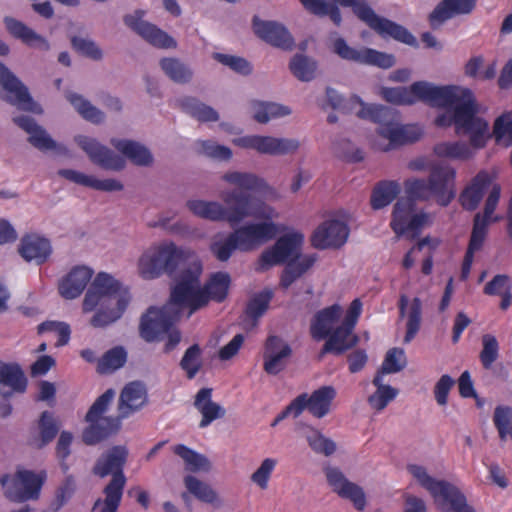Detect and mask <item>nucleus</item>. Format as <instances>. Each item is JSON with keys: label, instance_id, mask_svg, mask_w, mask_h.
I'll return each mask as SVG.
<instances>
[{"label": "nucleus", "instance_id": "774afa93", "mask_svg": "<svg viewBox=\"0 0 512 512\" xmlns=\"http://www.w3.org/2000/svg\"><path fill=\"white\" fill-rule=\"evenodd\" d=\"M197 146L199 153L215 160L229 161L233 155L229 147L217 144L211 140L199 141Z\"/></svg>", "mask_w": 512, "mask_h": 512}, {"label": "nucleus", "instance_id": "de8ad7c7", "mask_svg": "<svg viewBox=\"0 0 512 512\" xmlns=\"http://www.w3.org/2000/svg\"><path fill=\"white\" fill-rule=\"evenodd\" d=\"M315 260V257L310 255L289 261L282 273L280 285L287 289L314 264Z\"/></svg>", "mask_w": 512, "mask_h": 512}, {"label": "nucleus", "instance_id": "dca6fc26", "mask_svg": "<svg viewBox=\"0 0 512 512\" xmlns=\"http://www.w3.org/2000/svg\"><path fill=\"white\" fill-rule=\"evenodd\" d=\"M324 473L331 490L340 498L352 503L357 511H363L367 506L364 489L350 481L337 467L327 466Z\"/></svg>", "mask_w": 512, "mask_h": 512}, {"label": "nucleus", "instance_id": "e2e57ef3", "mask_svg": "<svg viewBox=\"0 0 512 512\" xmlns=\"http://www.w3.org/2000/svg\"><path fill=\"white\" fill-rule=\"evenodd\" d=\"M499 357V343L496 337L492 334H484L482 336V350L479 358L482 366L489 370L493 363Z\"/></svg>", "mask_w": 512, "mask_h": 512}, {"label": "nucleus", "instance_id": "7c9ffc66", "mask_svg": "<svg viewBox=\"0 0 512 512\" xmlns=\"http://www.w3.org/2000/svg\"><path fill=\"white\" fill-rule=\"evenodd\" d=\"M27 379L17 364H7L0 361V395L11 397L14 393L26 390Z\"/></svg>", "mask_w": 512, "mask_h": 512}, {"label": "nucleus", "instance_id": "6e6d98bb", "mask_svg": "<svg viewBox=\"0 0 512 512\" xmlns=\"http://www.w3.org/2000/svg\"><path fill=\"white\" fill-rule=\"evenodd\" d=\"M434 152L439 157L453 159H468L472 156V150L464 142H441L434 146Z\"/></svg>", "mask_w": 512, "mask_h": 512}, {"label": "nucleus", "instance_id": "6ab92c4d", "mask_svg": "<svg viewBox=\"0 0 512 512\" xmlns=\"http://www.w3.org/2000/svg\"><path fill=\"white\" fill-rule=\"evenodd\" d=\"M232 233L239 250L251 251L274 238L277 228L273 222L249 223L237 228Z\"/></svg>", "mask_w": 512, "mask_h": 512}, {"label": "nucleus", "instance_id": "f3484780", "mask_svg": "<svg viewBox=\"0 0 512 512\" xmlns=\"http://www.w3.org/2000/svg\"><path fill=\"white\" fill-rule=\"evenodd\" d=\"M74 140L87 154L90 161L99 167L111 171H121L125 168V158L101 144L97 139L85 135H78Z\"/></svg>", "mask_w": 512, "mask_h": 512}, {"label": "nucleus", "instance_id": "72a5a7b5", "mask_svg": "<svg viewBox=\"0 0 512 512\" xmlns=\"http://www.w3.org/2000/svg\"><path fill=\"white\" fill-rule=\"evenodd\" d=\"M19 253L26 261H34L40 265L50 257L52 247L48 239L38 235H28L21 239Z\"/></svg>", "mask_w": 512, "mask_h": 512}, {"label": "nucleus", "instance_id": "cd10ccee", "mask_svg": "<svg viewBox=\"0 0 512 512\" xmlns=\"http://www.w3.org/2000/svg\"><path fill=\"white\" fill-rule=\"evenodd\" d=\"M490 186L491 190L489 191V194L495 186L500 188L498 184L492 183V179L488 173H478L460 194L459 200L463 208L469 211L475 210L482 200L484 193Z\"/></svg>", "mask_w": 512, "mask_h": 512}, {"label": "nucleus", "instance_id": "f03ea898", "mask_svg": "<svg viewBox=\"0 0 512 512\" xmlns=\"http://www.w3.org/2000/svg\"><path fill=\"white\" fill-rule=\"evenodd\" d=\"M222 180L237 189L220 193L221 202L189 200L187 208L197 217L212 222H227L231 227L238 226L246 218L272 220L276 211L250 192L261 191L268 187L266 181L254 173L227 171Z\"/></svg>", "mask_w": 512, "mask_h": 512}, {"label": "nucleus", "instance_id": "49530a36", "mask_svg": "<svg viewBox=\"0 0 512 512\" xmlns=\"http://www.w3.org/2000/svg\"><path fill=\"white\" fill-rule=\"evenodd\" d=\"M66 99L77 110V112L87 121L94 124H100L105 120V114L100 109L92 105L82 95L68 92Z\"/></svg>", "mask_w": 512, "mask_h": 512}, {"label": "nucleus", "instance_id": "37998d69", "mask_svg": "<svg viewBox=\"0 0 512 512\" xmlns=\"http://www.w3.org/2000/svg\"><path fill=\"white\" fill-rule=\"evenodd\" d=\"M183 111L201 122H216L219 120V114L211 106L200 102L194 97H185L179 101Z\"/></svg>", "mask_w": 512, "mask_h": 512}, {"label": "nucleus", "instance_id": "a18cd8bd", "mask_svg": "<svg viewBox=\"0 0 512 512\" xmlns=\"http://www.w3.org/2000/svg\"><path fill=\"white\" fill-rule=\"evenodd\" d=\"M38 428L39 438L34 440L33 445L37 449H42L56 437L60 424L51 412L44 411L38 421Z\"/></svg>", "mask_w": 512, "mask_h": 512}, {"label": "nucleus", "instance_id": "4be33fe9", "mask_svg": "<svg viewBox=\"0 0 512 512\" xmlns=\"http://www.w3.org/2000/svg\"><path fill=\"white\" fill-rule=\"evenodd\" d=\"M349 235L348 226L340 220H326L311 236V244L316 249L339 248L345 244Z\"/></svg>", "mask_w": 512, "mask_h": 512}, {"label": "nucleus", "instance_id": "c756f323", "mask_svg": "<svg viewBox=\"0 0 512 512\" xmlns=\"http://www.w3.org/2000/svg\"><path fill=\"white\" fill-rule=\"evenodd\" d=\"M13 122L29 134L28 142L41 151L53 150L57 147L56 142L50 137L47 131L30 116H17Z\"/></svg>", "mask_w": 512, "mask_h": 512}, {"label": "nucleus", "instance_id": "603ef678", "mask_svg": "<svg viewBox=\"0 0 512 512\" xmlns=\"http://www.w3.org/2000/svg\"><path fill=\"white\" fill-rule=\"evenodd\" d=\"M289 68L298 80L308 82L315 77L317 63L306 55L296 54L291 59Z\"/></svg>", "mask_w": 512, "mask_h": 512}, {"label": "nucleus", "instance_id": "6e6552de", "mask_svg": "<svg viewBox=\"0 0 512 512\" xmlns=\"http://www.w3.org/2000/svg\"><path fill=\"white\" fill-rule=\"evenodd\" d=\"M187 309L184 303L176 301L173 297V287L170 288L169 301L162 307H150L142 315L139 325L140 336L147 342H153L161 335L169 332L174 323Z\"/></svg>", "mask_w": 512, "mask_h": 512}, {"label": "nucleus", "instance_id": "39448f33", "mask_svg": "<svg viewBox=\"0 0 512 512\" xmlns=\"http://www.w3.org/2000/svg\"><path fill=\"white\" fill-rule=\"evenodd\" d=\"M196 253L179 247L173 242L152 245L138 259L139 275L146 280L157 279L166 274L172 279V287L177 286V277L197 259Z\"/></svg>", "mask_w": 512, "mask_h": 512}, {"label": "nucleus", "instance_id": "473e14b6", "mask_svg": "<svg viewBox=\"0 0 512 512\" xmlns=\"http://www.w3.org/2000/svg\"><path fill=\"white\" fill-rule=\"evenodd\" d=\"M341 312L342 309L337 304L317 312L310 326L312 338L317 341L326 339L336 328L335 325L339 322Z\"/></svg>", "mask_w": 512, "mask_h": 512}, {"label": "nucleus", "instance_id": "13d9d810", "mask_svg": "<svg viewBox=\"0 0 512 512\" xmlns=\"http://www.w3.org/2000/svg\"><path fill=\"white\" fill-rule=\"evenodd\" d=\"M405 366L406 358L404 351L400 348H392L386 353L381 368L377 371L376 375H381L383 378L385 374L400 372Z\"/></svg>", "mask_w": 512, "mask_h": 512}, {"label": "nucleus", "instance_id": "5fc2aeb1", "mask_svg": "<svg viewBox=\"0 0 512 512\" xmlns=\"http://www.w3.org/2000/svg\"><path fill=\"white\" fill-rule=\"evenodd\" d=\"M309 447L316 453L326 457L333 455L337 450V444L322 434L318 429L310 428L306 435Z\"/></svg>", "mask_w": 512, "mask_h": 512}, {"label": "nucleus", "instance_id": "58836bf2", "mask_svg": "<svg viewBox=\"0 0 512 512\" xmlns=\"http://www.w3.org/2000/svg\"><path fill=\"white\" fill-rule=\"evenodd\" d=\"M336 397V390L333 386H322L312 392L306 393L308 411L314 417L321 419L331 411L332 402Z\"/></svg>", "mask_w": 512, "mask_h": 512}, {"label": "nucleus", "instance_id": "69168bd1", "mask_svg": "<svg viewBox=\"0 0 512 512\" xmlns=\"http://www.w3.org/2000/svg\"><path fill=\"white\" fill-rule=\"evenodd\" d=\"M493 421L501 440H505L507 436L512 439V408L507 406L496 407Z\"/></svg>", "mask_w": 512, "mask_h": 512}, {"label": "nucleus", "instance_id": "c03bdc74", "mask_svg": "<svg viewBox=\"0 0 512 512\" xmlns=\"http://www.w3.org/2000/svg\"><path fill=\"white\" fill-rule=\"evenodd\" d=\"M184 484L187 490L198 500L216 506L221 505L218 493L209 484L191 475L184 478Z\"/></svg>", "mask_w": 512, "mask_h": 512}, {"label": "nucleus", "instance_id": "4c0bfd02", "mask_svg": "<svg viewBox=\"0 0 512 512\" xmlns=\"http://www.w3.org/2000/svg\"><path fill=\"white\" fill-rule=\"evenodd\" d=\"M4 23L9 33L21 39L25 44L41 51L49 50L50 45L48 41L23 22L11 17H5Z\"/></svg>", "mask_w": 512, "mask_h": 512}, {"label": "nucleus", "instance_id": "f704fd0d", "mask_svg": "<svg viewBox=\"0 0 512 512\" xmlns=\"http://www.w3.org/2000/svg\"><path fill=\"white\" fill-rule=\"evenodd\" d=\"M58 174L71 182L98 191L114 192L122 191L124 189L122 182L113 178L101 180L94 176L86 175L82 172H78L72 169H61L58 171Z\"/></svg>", "mask_w": 512, "mask_h": 512}, {"label": "nucleus", "instance_id": "a19ab883", "mask_svg": "<svg viewBox=\"0 0 512 512\" xmlns=\"http://www.w3.org/2000/svg\"><path fill=\"white\" fill-rule=\"evenodd\" d=\"M159 66L170 80L178 84L191 82L194 75L192 68L176 57L162 58Z\"/></svg>", "mask_w": 512, "mask_h": 512}, {"label": "nucleus", "instance_id": "e433bc0d", "mask_svg": "<svg viewBox=\"0 0 512 512\" xmlns=\"http://www.w3.org/2000/svg\"><path fill=\"white\" fill-rule=\"evenodd\" d=\"M111 144L136 166L149 167L154 162L150 150L139 142L112 139Z\"/></svg>", "mask_w": 512, "mask_h": 512}, {"label": "nucleus", "instance_id": "a878e982", "mask_svg": "<svg viewBox=\"0 0 512 512\" xmlns=\"http://www.w3.org/2000/svg\"><path fill=\"white\" fill-rule=\"evenodd\" d=\"M358 342L359 337L354 333V328H350L349 326H345V324L341 323L327 337V340L319 353V359H322L327 353L342 355L347 350L355 347Z\"/></svg>", "mask_w": 512, "mask_h": 512}, {"label": "nucleus", "instance_id": "20e7f679", "mask_svg": "<svg viewBox=\"0 0 512 512\" xmlns=\"http://www.w3.org/2000/svg\"><path fill=\"white\" fill-rule=\"evenodd\" d=\"M203 266L200 259L191 263L177 277V286L173 287V297L182 302L188 309L187 317L205 307L210 300L222 302L229 290L230 276L225 272H217L202 286L201 275Z\"/></svg>", "mask_w": 512, "mask_h": 512}, {"label": "nucleus", "instance_id": "ddd939ff", "mask_svg": "<svg viewBox=\"0 0 512 512\" xmlns=\"http://www.w3.org/2000/svg\"><path fill=\"white\" fill-rule=\"evenodd\" d=\"M246 149H253L260 154L272 156L293 155L297 153L301 142L296 138H283L268 135H250L241 137L236 142Z\"/></svg>", "mask_w": 512, "mask_h": 512}, {"label": "nucleus", "instance_id": "3c124183", "mask_svg": "<svg viewBox=\"0 0 512 512\" xmlns=\"http://www.w3.org/2000/svg\"><path fill=\"white\" fill-rule=\"evenodd\" d=\"M127 360V353L121 346L108 350L97 363V372L110 374L124 366Z\"/></svg>", "mask_w": 512, "mask_h": 512}, {"label": "nucleus", "instance_id": "412c9836", "mask_svg": "<svg viewBox=\"0 0 512 512\" xmlns=\"http://www.w3.org/2000/svg\"><path fill=\"white\" fill-rule=\"evenodd\" d=\"M143 14V11H136L134 14L126 15L125 25L153 46L163 49L176 48V41L163 30L143 20Z\"/></svg>", "mask_w": 512, "mask_h": 512}, {"label": "nucleus", "instance_id": "aec40b11", "mask_svg": "<svg viewBox=\"0 0 512 512\" xmlns=\"http://www.w3.org/2000/svg\"><path fill=\"white\" fill-rule=\"evenodd\" d=\"M455 174V170L445 164H435L430 169L428 178L430 188L441 206H447L456 195Z\"/></svg>", "mask_w": 512, "mask_h": 512}, {"label": "nucleus", "instance_id": "f8f14e48", "mask_svg": "<svg viewBox=\"0 0 512 512\" xmlns=\"http://www.w3.org/2000/svg\"><path fill=\"white\" fill-rule=\"evenodd\" d=\"M415 203L411 199H399L393 209L391 228L399 237L405 233L412 232V238L424 227L431 223L429 214L421 212L414 213Z\"/></svg>", "mask_w": 512, "mask_h": 512}, {"label": "nucleus", "instance_id": "a211bd4d", "mask_svg": "<svg viewBox=\"0 0 512 512\" xmlns=\"http://www.w3.org/2000/svg\"><path fill=\"white\" fill-rule=\"evenodd\" d=\"M128 450L125 446H114L106 453L102 454L92 469L94 475L104 478L112 475L108 483L115 480L119 483L122 482V489L125 488L127 479L123 472V467L126 463Z\"/></svg>", "mask_w": 512, "mask_h": 512}, {"label": "nucleus", "instance_id": "7ed1b4c3", "mask_svg": "<svg viewBox=\"0 0 512 512\" xmlns=\"http://www.w3.org/2000/svg\"><path fill=\"white\" fill-rule=\"evenodd\" d=\"M130 300L128 287L111 274L99 272L85 294L83 311L91 312L98 307L90 324L95 328H104L122 317Z\"/></svg>", "mask_w": 512, "mask_h": 512}, {"label": "nucleus", "instance_id": "4d7b16f0", "mask_svg": "<svg viewBox=\"0 0 512 512\" xmlns=\"http://www.w3.org/2000/svg\"><path fill=\"white\" fill-rule=\"evenodd\" d=\"M180 367L185 371L188 379H193L202 367L201 348L193 344L184 353Z\"/></svg>", "mask_w": 512, "mask_h": 512}, {"label": "nucleus", "instance_id": "8fccbe9b", "mask_svg": "<svg viewBox=\"0 0 512 512\" xmlns=\"http://www.w3.org/2000/svg\"><path fill=\"white\" fill-rule=\"evenodd\" d=\"M400 186L395 181L380 182L373 190L371 205L373 209H381L389 205L399 194Z\"/></svg>", "mask_w": 512, "mask_h": 512}, {"label": "nucleus", "instance_id": "bb28decb", "mask_svg": "<svg viewBox=\"0 0 512 512\" xmlns=\"http://www.w3.org/2000/svg\"><path fill=\"white\" fill-rule=\"evenodd\" d=\"M476 0H442L430 13L429 22L433 29L439 28L445 21L456 15L469 14Z\"/></svg>", "mask_w": 512, "mask_h": 512}, {"label": "nucleus", "instance_id": "1a4fd4ad", "mask_svg": "<svg viewBox=\"0 0 512 512\" xmlns=\"http://www.w3.org/2000/svg\"><path fill=\"white\" fill-rule=\"evenodd\" d=\"M342 6L351 7L357 17L382 37H391L410 46H416V38L403 26L378 16L365 0H334Z\"/></svg>", "mask_w": 512, "mask_h": 512}, {"label": "nucleus", "instance_id": "393cba45", "mask_svg": "<svg viewBox=\"0 0 512 512\" xmlns=\"http://www.w3.org/2000/svg\"><path fill=\"white\" fill-rule=\"evenodd\" d=\"M148 401L145 385L140 381L130 382L122 389L118 401L119 418H127L143 408Z\"/></svg>", "mask_w": 512, "mask_h": 512}, {"label": "nucleus", "instance_id": "2f4dec72", "mask_svg": "<svg viewBox=\"0 0 512 512\" xmlns=\"http://www.w3.org/2000/svg\"><path fill=\"white\" fill-rule=\"evenodd\" d=\"M399 315L401 319L407 317L406 334L403 339L404 343L407 344L414 339L421 327V300L418 297H415L409 305L408 297L402 294L399 299Z\"/></svg>", "mask_w": 512, "mask_h": 512}, {"label": "nucleus", "instance_id": "338daca9", "mask_svg": "<svg viewBox=\"0 0 512 512\" xmlns=\"http://www.w3.org/2000/svg\"><path fill=\"white\" fill-rule=\"evenodd\" d=\"M360 64L374 65L382 69H388L394 66L395 57L392 54H387L371 48H362Z\"/></svg>", "mask_w": 512, "mask_h": 512}, {"label": "nucleus", "instance_id": "864d4df0", "mask_svg": "<svg viewBox=\"0 0 512 512\" xmlns=\"http://www.w3.org/2000/svg\"><path fill=\"white\" fill-rule=\"evenodd\" d=\"M236 249H239V246L235 237H233V233H230L226 237L216 235L213 237L210 244V251L216 259L221 262L228 261Z\"/></svg>", "mask_w": 512, "mask_h": 512}, {"label": "nucleus", "instance_id": "bf43d9fd", "mask_svg": "<svg viewBox=\"0 0 512 512\" xmlns=\"http://www.w3.org/2000/svg\"><path fill=\"white\" fill-rule=\"evenodd\" d=\"M273 293L270 290H264L256 294L247 304L246 315L253 320L252 326L257 325V320L267 310Z\"/></svg>", "mask_w": 512, "mask_h": 512}, {"label": "nucleus", "instance_id": "0eeeda50", "mask_svg": "<svg viewBox=\"0 0 512 512\" xmlns=\"http://www.w3.org/2000/svg\"><path fill=\"white\" fill-rule=\"evenodd\" d=\"M115 392L113 389L106 390L99 396L88 410L85 420L89 426L84 429L82 439L87 445H94L109 436L117 433L120 429L122 418L105 416Z\"/></svg>", "mask_w": 512, "mask_h": 512}, {"label": "nucleus", "instance_id": "4468645a", "mask_svg": "<svg viewBox=\"0 0 512 512\" xmlns=\"http://www.w3.org/2000/svg\"><path fill=\"white\" fill-rule=\"evenodd\" d=\"M303 239L300 233L280 237L270 249L261 254L258 270L265 271L271 266L300 258Z\"/></svg>", "mask_w": 512, "mask_h": 512}, {"label": "nucleus", "instance_id": "0e129e2a", "mask_svg": "<svg viewBox=\"0 0 512 512\" xmlns=\"http://www.w3.org/2000/svg\"><path fill=\"white\" fill-rule=\"evenodd\" d=\"M291 348L284 347L281 352H274L269 348V353H264V370L271 375H276L285 368V359L291 355Z\"/></svg>", "mask_w": 512, "mask_h": 512}, {"label": "nucleus", "instance_id": "680f3d73", "mask_svg": "<svg viewBox=\"0 0 512 512\" xmlns=\"http://www.w3.org/2000/svg\"><path fill=\"white\" fill-rule=\"evenodd\" d=\"M74 476L67 475L55 491V497L51 503L53 511H59L74 495L76 491Z\"/></svg>", "mask_w": 512, "mask_h": 512}, {"label": "nucleus", "instance_id": "b1692460", "mask_svg": "<svg viewBox=\"0 0 512 512\" xmlns=\"http://www.w3.org/2000/svg\"><path fill=\"white\" fill-rule=\"evenodd\" d=\"M435 503L445 512H468L472 507L467 504L465 495L454 484L442 480L431 495Z\"/></svg>", "mask_w": 512, "mask_h": 512}, {"label": "nucleus", "instance_id": "9b49d317", "mask_svg": "<svg viewBox=\"0 0 512 512\" xmlns=\"http://www.w3.org/2000/svg\"><path fill=\"white\" fill-rule=\"evenodd\" d=\"M500 192L501 188L495 186L487 197L483 215L477 213L474 217L473 229L461 269L460 277L462 280H466L469 277L474 253L482 248L487 233V227L491 222V215L499 202Z\"/></svg>", "mask_w": 512, "mask_h": 512}, {"label": "nucleus", "instance_id": "c9c22d12", "mask_svg": "<svg viewBox=\"0 0 512 512\" xmlns=\"http://www.w3.org/2000/svg\"><path fill=\"white\" fill-rule=\"evenodd\" d=\"M194 406L202 415L199 424L201 428L207 427L216 419L223 418L226 413L221 405L212 401L211 388H202L198 391L195 396Z\"/></svg>", "mask_w": 512, "mask_h": 512}, {"label": "nucleus", "instance_id": "ea45409f", "mask_svg": "<svg viewBox=\"0 0 512 512\" xmlns=\"http://www.w3.org/2000/svg\"><path fill=\"white\" fill-rule=\"evenodd\" d=\"M124 489L122 482L114 481L107 483L103 488V498H97L94 502L92 512H118L123 497Z\"/></svg>", "mask_w": 512, "mask_h": 512}, {"label": "nucleus", "instance_id": "f257e3e1", "mask_svg": "<svg viewBox=\"0 0 512 512\" xmlns=\"http://www.w3.org/2000/svg\"><path fill=\"white\" fill-rule=\"evenodd\" d=\"M381 96L396 105H411L421 101L431 107L446 108L435 119L438 127L454 125L459 136H468L475 149L483 148L490 138L489 123L479 116L480 107L473 92L458 85L437 86L426 81L413 83L409 88H382Z\"/></svg>", "mask_w": 512, "mask_h": 512}, {"label": "nucleus", "instance_id": "5701e85b", "mask_svg": "<svg viewBox=\"0 0 512 512\" xmlns=\"http://www.w3.org/2000/svg\"><path fill=\"white\" fill-rule=\"evenodd\" d=\"M253 30L260 39L274 47L283 50H292L294 47L292 35L281 23L276 21H264L258 17H254Z\"/></svg>", "mask_w": 512, "mask_h": 512}, {"label": "nucleus", "instance_id": "052dcab7", "mask_svg": "<svg viewBox=\"0 0 512 512\" xmlns=\"http://www.w3.org/2000/svg\"><path fill=\"white\" fill-rule=\"evenodd\" d=\"M405 192L407 194L406 199H411L413 203L415 201H426L433 196V192L430 188L429 181L424 179H408L404 183Z\"/></svg>", "mask_w": 512, "mask_h": 512}, {"label": "nucleus", "instance_id": "423d86ee", "mask_svg": "<svg viewBox=\"0 0 512 512\" xmlns=\"http://www.w3.org/2000/svg\"><path fill=\"white\" fill-rule=\"evenodd\" d=\"M349 103L351 106H360V109L356 112L359 118L379 123L378 134L389 141L387 145L382 147L383 151H390L399 146L414 143L422 135V130L418 126L401 125L397 114L391 108L380 105H366L358 96H352Z\"/></svg>", "mask_w": 512, "mask_h": 512}, {"label": "nucleus", "instance_id": "c85d7f7f", "mask_svg": "<svg viewBox=\"0 0 512 512\" xmlns=\"http://www.w3.org/2000/svg\"><path fill=\"white\" fill-rule=\"evenodd\" d=\"M93 271L85 266L73 268L59 283L60 295L65 299H75L84 291L91 280Z\"/></svg>", "mask_w": 512, "mask_h": 512}, {"label": "nucleus", "instance_id": "9d476101", "mask_svg": "<svg viewBox=\"0 0 512 512\" xmlns=\"http://www.w3.org/2000/svg\"><path fill=\"white\" fill-rule=\"evenodd\" d=\"M46 472L35 473L18 469L14 474H5L0 478L4 496L11 502L23 503L37 500L46 480Z\"/></svg>", "mask_w": 512, "mask_h": 512}, {"label": "nucleus", "instance_id": "2eb2a0df", "mask_svg": "<svg viewBox=\"0 0 512 512\" xmlns=\"http://www.w3.org/2000/svg\"><path fill=\"white\" fill-rule=\"evenodd\" d=\"M0 85L9 94L6 101L19 109L41 114L39 104L31 97L28 88L23 82L2 62H0Z\"/></svg>", "mask_w": 512, "mask_h": 512}, {"label": "nucleus", "instance_id": "79ce46f5", "mask_svg": "<svg viewBox=\"0 0 512 512\" xmlns=\"http://www.w3.org/2000/svg\"><path fill=\"white\" fill-rule=\"evenodd\" d=\"M372 383L376 387V391L368 397L367 401L372 409L379 412L396 398L398 389L384 384L381 375H375Z\"/></svg>", "mask_w": 512, "mask_h": 512}, {"label": "nucleus", "instance_id": "09e8293b", "mask_svg": "<svg viewBox=\"0 0 512 512\" xmlns=\"http://www.w3.org/2000/svg\"><path fill=\"white\" fill-rule=\"evenodd\" d=\"M174 453L183 459L186 469L191 472H208L211 469V462L205 455L200 454L185 445H176L174 447Z\"/></svg>", "mask_w": 512, "mask_h": 512}]
</instances>
